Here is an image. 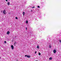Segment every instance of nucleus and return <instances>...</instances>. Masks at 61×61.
I'll use <instances>...</instances> for the list:
<instances>
[{
  "label": "nucleus",
  "mask_w": 61,
  "mask_h": 61,
  "mask_svg": "<svg viewBox=\"0 0 61 61\" xmlns=\"http://www.w3.org/2000/svg\"><path fill=\"white\" fill-rule=\"evenodd\" d=\"M25 56H26L28 58H30V55H25Z\"/></svg>",
  "instance_id": "nucleus-1"
},
{
  "label": "nucleus",
  "mask_w": 61,
  "mask_h": 61,
  "mask_svg": "<svg viewBox=\"0 0 61 61\" xmlns=\"http://www.w3.org/2000/svg\"><path fill=\"white\" fill-rule=\"evenodd\" d=\"M7 4L8 5H10V2H9Z\"/></svg>",
  "instance_id": "nucleus-8"
},
{
  "label": "nucleus",
  "mask_w": 61,
  "mask_h": 61,
  "mask_svg": "<svg viewBox=\"0 0 61 61\" xmlns=\"http://www.w3.org/2000/svg\"><path fill=\"white\" fill-rule=\"evenodd\" d=\"M59 41L60 42V43H61V40H59Z\"/></svg>",
  "instance_id": "nucleus-14"
},
{
  "label": "nucleus",
  "mask_w": 61,
  "mask_h": 61,
  "mask_svg": "<svg viewBox=\"0 0 61 61\" xmlns=\"http://www.w3.org/2000/svg\"><path fill=\"white\" fill-rule=\"evenodd\" d=\"M10 33V32L9 31H8L7 33V35L9 34Z\"/></svg>",
  "instance_id": "nucleus-5"
},
{
  "label": "nucleus",
  "mask_w": 61,
  "mask_h": 61,
  "mask_svg": "<svg viewBox=\"0 0 61 61\" xmlns=\"http://www.w3.org/2000/svg\"><path fill=\"white\" fill-rule=\"evenodd\" d=\"M49 60H52V57H51L49 58Z\"/></svg>",
  "instance_id": "nucleus-7"
},
{
  "label": "nucleus",
  "mask_w": 61,
  "mask_h": 61,
  "mask_svg": "<svg viewBox=\"0 0 61 61\" xmlns=\"http://www.w3.org/2000/svg\"><path fill=\"white\" fill-rule=\"evenodd\" d=\"M53 52L54 53H56V50H54L53 51Z\"/></svg>",
  "instance_id": "nucleus-4"
},
{
  "label": "nucleus",
  "mask_w": 61,
  "mask_h": 61,
  "mask_svg": "<svg viewBox=\"0 0 61 61\" xmlns=\"http://www.w3.org/2000/svg\"><path fill=\"white\" fill-rule=\"evenodd\" d=\"M4 43L5 44V43H6V41H5L4 42Z\"/></svg>",
  "instance_id": "nucleus-17"
},
{
  "label": "nucleus",
  "mask_w": 61,
  "mask_h": 61,
  "mask_svg": "<svg viewBox=\"0 0 61 61\" xmlns=\"http://www.w3.org/2000/svg\"><path fill=\"white\" fill-rule=\"evenodd\" d=\"M23 15V16H24L25 15V12H23L22 13Z\"/></svg>",
  "instance_id": "nucleus-6"
},
{
  "label": "nucleus",
  "mask_w": 61,
  "mask_h": 61,
  "mask_svg": "<svg viewBox=\"0 0 61 61\" xmlns=\"http://www.w3.org/2000/svg\"><path fill=\"white\" fill-rule=\"evenodd\" d=\"M37 7H38V8H40V6H37Z\"/></svg>",
  "instance_id": "nucleus-16"
},
{
  "label": "nucleus",
  "mask_w": 61,
  "mask_h": 61,
  "mask_svg": "<svg viewBox=\"0 0 61 61\" xmlns=\"http://www.w3.org/2000/svg\"><path fill=\"white\" fill-rule=\"evenodd\" d=\"M18 61V60H17V61Z\"/></svg>",
  "instance_id": "nucleus-24"
},
{
  "label": "nucleus",
  "mask_w": 61,
  "mask_h": 61,
  "mask_svg": "<svg viewBox=\"0 0 61 61\" xmlns=\"http://www.w3.org/2000/svg\"><path fill=\"white\" fill-rule=\"evenodd\" d=\"M6 12V11H5V10H4L3 12V14H5Z\"/></svg>",
  "instance_id": "nucleus-3"
},
{
  "label": "nucleus",
  "mask_w": 61,
  "mask_h": 61,
  "mask_svg": "<svg viewBox=\"0 0 61 61\" xmlns=\"http://www.w3.org/2000/svg\"><path fill=\"white\" fill-rule=\"evenodd\" d=\"M16 44V42H15L14 44V45L15 46V44Z\"/></svg>",
  "instance_id": "nucleus-13"
},
{
  "label": "nucleus",
  "mask_w": 61,
  "mask_h": 61,
  "mask_svg": "<svg viewBox=\"0 0 61 61\" xmlns=\"http://www.w3.org/2000/svg\"><path fill=\"white\" fill-rule=\"evenodd\" d=\"M35 7L33 6V7H32V8H34Z\"/></svg>",
  "instance_id": "nucleus-18"
},
{
  "label": "nucleus",
  "mask_w": 61,
  "mask_h": 61,
  "mask_svg": "<svg viewBox=\"0 0 61 61\" xmlns=\"http://www.w3.org/2000/svg\"><path fill=\"white\" fill-rule=\"evenodd\" d=\"M8 13L10 14V13Z\"/></svg>",
  "instance_id": "nucleus-22"
},
{
  "label": "nucleus",
  "mask_w": 61,
  "mask_h": 61,
  "mask_svg": "<svg viewBox=\"0 0 61 61\" xmlns=\"http://www.w3.org/2000/svg\"><path fill=\"white\" fill-rule=\"evenodd\" d=\"M37 48H39V46H37Z\"/></svg>",
  "instance_id": "nucleus-11"
},
{
  "label": "nucleus",
  "mask_w": 61,
  "mask_h": 61,
  "mask_svg": "<svg viewBox=\"0 0 61 61\" xmlns=\"http://www.w3.org/2000/svg\"><path fill=\"white\" fill-rule=\"evenodd\" d=\"M39 56H40V55H41V53H40L39 52Z\"/></svg>",
  "instance_id": "nucleus-10"
},
{
  "label": "nucleus",
  "mask_w": 61,
  "mask_h": 61,
  "mask_svg": "<svg viewBox=\"0 0 61 61\" xmlns=\"http://www.w3.org/2000/svg\"><path fill=\"white\" fill-rule=\"evenodd\" d=\"M1 58V57H0V59Z\"/></svg>",
  "instance_id": "nucleus-23"
},
{
  "label": "nucleus",
  "mask_w": 61,
  "mask_h": 61,
  "mask_svg": "<svg viewBox=\"0 0 61 61\" xmlns=\"http://www.w3.org/2000/svg\"><path fill=\"white\" fill-rule=\"evenodd\" d=\"M6 1H7V0H5Z\"/></svg>",
  "instance_id": "nucleus-21"
},
{
  "label": "nucleus",
  "mask_w": 61,
  "mask_h": 61,
  "mask_svg": "<svg viewBox=\"0 0 61 61\" xmlns=\"http://www.w3.org/2000/svg\"><path fill=\"white\" fill-rule=\"evenodd\" d=\"M25 29H26V30H27V27H26V28Z\"/></svg>",
  "instance_id": "nucleus-19"
},
{
  "label": "nucleus",
  "mask_w": 61,
  "mask_h": 61,
  "mask_svg": "<svg viewBox=\"0 0 61 61\" xmlns=\"http://www.w3.org/2000/svg\"><path fill=\"white\" fill-rule=\"evenodd\" d=\"M51 46H49V48H51Z\"/></svg>",
  "instance_id": "nucleus-15"
},
{
  "label": "nucleus",
  "mask_w": 61,
  "mask_h": 61,
  "mask_svg": "<svg viewBox=\"0 0 61 61\" xmlns=\"http://www.w3.org/2000/svg\"><path fill=\"white\" fill-rule=\"evenodd\" d=\"M36 51L35 54H36Z\"/></svg>",
  "instance_id": "nucleus-20"
},
{
  "label": "nucleus",
  "mask_w": 61,
  "mask_h": 61,
  "mask_svg": "<svg viewBox=\"0 0 61 61\" xmlns=\"http://www.w3.org/2000/svg\"><path fill=\"white\" fill-rule=\"evenodd\" d=\"M11 47L12 49H14V46H13V45H11Z\"/></svg>",
  "instance_id": "nucleus-2"
},
{
  "label": "nucleus",
  "mask_w": 61,
  "mask_h": 61,
  "mask_svg": "<svg viewBox=\"0 0 61 61\" xmlns=\"http://www.w3.org/2000/svg\"><path fill=\"white\" fill-rule=\"evenodd\" d=\"M28 21L27 20L26 21V24H28Z\"/></svg>",
  "instance_id": "nucleus-9"
},
{
  "label": "nucleus",
  "mask_w": 61,
  "mask_h": 61,
  "mask_svg": "<svg viewBox=\"0 0 61 61\" xmlns=\"http://www.w3.org/2000/svg\"><path fill=\"white\" fill-rule=\"evenodd\" d=\"M15 19H18V18L17 17H15Z\"/></svg>",
  "instance_id": "nucleus-12"
}]
</instances>
